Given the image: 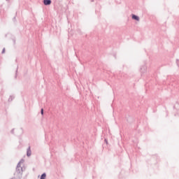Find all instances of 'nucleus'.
<instances>
[{"mask_svg":"<svg viewBox=\"0 0 179 179\" xmlns=\"http://www.w3.org/2000/svg\"><path fill=\"white\" fill-rule=\"evenodd\" d=\"M46 175L45 173L42 174V176H41V179H45Z\"/></svg>","mask_w":179,"mask_h":179,"instance_id":"20e7f679","label":"nucleus"},{"mask_svg":"<svg viewBox=\"0 0 179 179\" xmlns=\"http://www.w3.org/2000/svg\"><path fill=\"white\" fill-rule=\"evenodd\" d=\"M41 115H43V114H44V110H43V109H41Z\"/></svg>","mask_w":179,"mask_h":179,"instance_id":"39448f33","label":"nucleus"},{"mask_svg":"<svg viewBox=\"0 0 179 179\" xmlns=\"http://www.w3.org/2000/svg\"><path fill=\"white\" fill-rule=\"evenodd\" d=\"M3 52H5V48L3 49L2 53L3 54Z\"/></svg>","mask_w":179,"mask_h":179,"instance_id":"0eeeda50","label":"nucleus"},{"mask_svg":"<svg viewBox=\"0 0 179 179\" xmlns=\"http://www.w3.org/2000/svg\"><path fill=\"white\" fill-rule=\"evenodd\" d=\"M17 170H20V167L19 166H17Z\"/></svg>","mask_w":179,"mask_h":179,"instance_id":"423d86ee","label":"nucleus"},{"mask_svg":"<svg viewBox=\"0 0 179 179\" xmlns=\"http://www.w3.org/2000/svg\"><path fill=\"white\" fill-rule=\"evenodd\" d=\"M132 19H134V20L139 21V17H138V16H136L135 15H132Z\"/></svg>","mask_w":179,"mask_h":179,"instance_id":"7ed1b4c3","label":"nucleus"},{"mask_svg":"<svg viewBox=\"0 0 179 179\" xmlns=\"http://www.w3.org/2000/svg\"><path fill=\"white\" fill-rule=\"evenodd\" d=\"M105 141H106V143H108V142L106 141V140H105Z\"/></svg>","mask_w":179,"mask_h":179,"instance_id":"6e6552de","label":"nucleus"},{"mask_svg":"<svg viewBox=\"0 0 179 179\" xmlns=\"http://www.w3.org/2000/svg\"><path fill=\"white\" fill-rule=\"evenodd\" d=\"M27 156H28V157H30V156H31V150H30V148H29L27 149Z\"/></svg>","mask_w":179,"mask_h":179,"instance_id":"f03ea898","label":"nucleus"},{"mask_svg":"<svg viewBox=\"0 0 179 179\" xmlns=\"http://www.w3.org/2000/svg\"><path fill=\"white\" fill-rule=\"evenodd\" d=\"M44 5H51V0H43Z\"/></svg>","mask_w":179,"mask_h":179,"instance_id":"f257e3e1","label":"nucleus"}]
</instances>
